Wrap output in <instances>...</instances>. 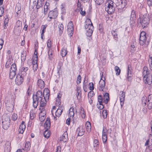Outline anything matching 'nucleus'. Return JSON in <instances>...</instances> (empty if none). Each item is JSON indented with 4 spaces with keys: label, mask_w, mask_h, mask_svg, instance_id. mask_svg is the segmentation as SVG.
Segmentation results:
<instances>
[{
    "label": "nucleus",
    "mask_w": 152,
    "mask_h": 152,
    "mask_svg": "<svg viewBox=\"0 0 152 152\" xmlns=\"http://www.w3.org/2000/svg\"><path fill=\"white\" fill-rule=\"evenodd\" d=\"M97 107L100 110H102L103 109L104 107L102 103H99L97 104Z\"/></svg>",
    "instance_id": "nucleus-52"
},
{
    "label": "nucleus",
    "mask_w": 152,
    "mask_h": 152,
    "mask_svg": "<svg viewBox=\"0 0 152 152\" xmlns=\"http://www.w3.org/2000/svg\"><path fill=\"white\" fill-rule=\"evenodd\" d=\"M58 28L59 34L61 35L63 32L64 28V26L62 24H60L58 26Z\"/></svg>",
    "instance_id": "nucleus-23"
},
{
    "label": "nucleus",
    "mask_w": 152,
    "mask_h": 152,
    "mask_svg": "<svg viewBox=\"0 0 152 152\" xmlns=\"http://www.w3.org/2000/svg\"><path fill=\"white\" fill-rule=\"evenodd\" d=\"M11 150L10 144L8 143L5 144V151L7 152H10Z\"/></svg>",
    "instance_id": "nucleus-30"
},
{
    "label": "nucleus",
    "mask_w": 152,
    "mask_h": 152,
    "mask_svg": "<svg viewBox=\"0 0 152 152\" xmlns=\"http://www.w3.org/2000/svg\"><path fill=\"white\" fill-rule=\"evenodd\" d=\"M33 69L34 71L36 70L37 68V61H33Z\"/></svg>",
    "instance_id": "nucleus-43"
},
{
    "label": "nucleus",
    "mask_w": 152,
    "mask_h": 152,
    "mask_svg": "<svg viewBox=\"0 0 152 152\" xmlns=\"http://www.w3.org/2000/svg\"><path fill=\"white\" fill-rule=\"evenodd\" d=\"M80 0H78L77 3V6L78 9H82L83 8L82 7V4L80 2Z\"/></svg>",
    "instance_id": "nucleus-54"
},
{
    "label": "nucleus",
    "mask_w": 152,
    "mask_h": 152,
    "mask_svg": "<svg viewBox=\"0 0 152 152\" xmlns=\"http://www.w3.org/2000/svg\"><path fill=\"white\" fill-rule=\"evenodd\" d=\"M30 145V143L29 142H26L25 144V148H26L27 150H28L29 149V147Z\"/></svg>",
    "instance_id": "nucleus-62"
},
{
    "label": "nucleus",
    "mask_w": 152,
    "mask_h": 152,
    "mask_svg": "<svg viewBox=\"0 0 152 152\" xmlns=\"http://www.w3.org/2000/svg\"><path fill=\"white\" fill-rule=\"evenodd\" d=\"M26 128V126L24 124H21L19 129L18 131L20 133L23 134Z\"/></svg>",
    "instance_id": "nucleus-21"
},
{
    "label": "nucleus",
    "mask_w": 152,
    "mask_h": 152,
    "mask_svg": "<svg viewBox=\"0 0 152 152\" xmlns=\"http://www.w3.org/2000/svg\"><path fill=\"white\" fill-rule=\"evenodd\" d=\"M61 56L63 57L65 56L67 54V51L66 48H63L62 50L61 51Z\"/></svg>",
    "instance_id": "nucleus-33"
},
{
    "label": "nucleus",
    "mask_w": 152,
    "mask_h": 152,
    "mask_svg": "<svg viewBox=\"0 0 152 152\" xmlns=\"http://www.w3.org/2000/svg\"><path fill=\"white\" fill-rule=\"evenodd\" d=\"M49 58L50 59H51L52 58V56L53 54V52L51 50H49L48 52Z\"/></svg>",
    "instance_id": "nucleus-58"
},
{
    "label": "nucleus",
    "mask_w": 152,
    "mask_h": 152,
    "mask_svg": "<svg viewBox=\"0 0 152 152\" xmlns=\"http://www.w3.org/2000/svg\"><path fill=\"white\" fill-rule=\"evenodd\" d=\"M108 132V130H107L106 127L104 126L103 128L102 135H107V133Z\"/></svg>",
    "instance_id": "nucleus-46"
},
{
    "label": "nucleus",
    "mask_w": 152,
    "mask_h": 152,
    "mask_svg": "<svg viewBox=\"0 0 152 152\" xmlns=\"http://www.w3.org/2000/svg\"><path fill=\"white\" fill-rule=\"evenodd\" d=\"M103 2V0H96L95 3L98 5H100Z\"/></svg>",
    "instance_id": "nucleus-60"
},
{
    "label": "nucleus",
    "mask_w": 152,
    "mask_h": 152,
    "mask_svg": "<svg viewBox=\"0 0 152 152\" xmlns=\"http://www.w3.org/2000/svg\"><path fill=\"white\" fill-rule=\"evenodd\" d=\"M147 98L145 96H143L142 99V103L143 106H145L147 105Z\"/></svg>",
    "instance_id": "nucleus-38"
},
{
    "label": "nucleus",
    "mask_w": 152,
    "mask_h": 152,
    "mask_svg": "<svg viewBox=\"0 0 152 152\" xmlns=\"http://www.w3.org/2000/svg\"><path fill=\"white\" fill-rule=\"evenodd\" d=\"M37 85L41 88H43L45 86L44 81L41 79H39L37 81Z\"/></svg>",
    "instance_id": "nucleus-19"
},
{
    "label": "nucleus",
    "mask_w": 152,
    "mask_h": 152,
    "mask_svg": "<svg viewBox=\"0 0 152 152\" xmlns=\"http://www.w3.org/2000/svg\"><path fill=\"white\" fill-rule=\"evenodd\" d=\"M63 109L58 108L56 112V115L58 117H59L63 112Z\"/></svg>",
    "instance_id": "nucleus-29"
},
{
    "label": "nucleus",
    "mask_w": 152,
    "mask_h": 152,
    "mask_svg": "<svg viewBox=\"0 0 152 152\" xmlns=\"http://www.w3.org/2000/svg\"><path fill=\"white\" fill-rule=\"evenodd\" d=\"M16 71L10 70L9 77L10 79H12L16 75Z\"/></svg>",
    "instance_id": "nucleus-35"
},
{
    "label": "nucleus",
    "mask_w": 152,
    "mask_h": 152,
    "mask_svg": "<svg viewBox=\"0 0 152 152\" xmlns=\"http://www.w3.org/2000/svg\"><path fill=\"white\" fill-rule=\"evenodd\" d=\"M93 146L95 149L97 150L99 146V143L98 139H95L93 140Z\"/></svg>",
    "instance_id": "nucleus-22"
},
{
    "label": "nucleus",
    "mask_w": 152,
    "mask_h": 152,
    "mask_svg": "<svg viewBox=\"0 0 152 152\" xmlns=\"http://www.w3.org/2000/svg\"><path fill=\"white\" fill-rule=\"evenodd\" d=\"M103 99L104 102L105 104H107L109 100V94L108 93H105L104 94Z\"/></svg>",
    "instance_id": "nucleus-17"
},
{
    "label": "nucleus",
    "mask_w": 152,
    "mask_h": 152,
    "mask_svg": "<svg viewBox=\"0 0 152 152\" xmlns=\"http://www.w3.org/2000/svg\"><path fill=\"white\" fill-rule=\"evenodd\" d=\"M37 49H36L35 50V51L34 52V56L33 58V61H37V60L38 57H37Z\"/></svg>",
    "instance_id": "nucleus-40"
},
{
    "label": "nucleus",
    "mask_w": 152,
    "mask_h": 152,
    "mask_svg": "<svg viewBox=\"0 0 152 152\" xmlns=\"http://www.w3.org/2000/svg\"><path fill=\"white\" fill-rule=\"evenodd\" d=\"M50 122L49 118H47L45 124V126L47 129H48L50 127Z\"/></svg>",
    "instance_id": "nucleus-18"
},
{
    "label": "nucleus",
    "mask_w": 152,
    "mask_h": 152,
    "mask_svg": "<svg viewBox=\"0 0 152 152\" xmlns=\"http://www.w3.org/2000/svg\"><path fill=\"white\" fill-rule=\"evenodd\" d=\"M150 18L148 15H144L143 16L142 20L140 19V23H141L142 27L143 28L148 27L150 21Z\"/></svg>",
    "instance_id": "nucleus-6"
},
{
    "label": "nucleus",
    "mask_w": 152,
    "mask_h": 152,
    "mask_svg": "<svg viewBox=\"0 0 152 152\" xmlns=\"http://www.w3.org/2000/svg\"><path fill=\"white\" fill-rule=\"evenodd\" d=\"M4 7H0V17L2 16L4 12Z\"/></svg>",
    "instance_id": "nucleus-56"
},
{
    "label": "nucleus",
    "mask_w": 152,
    "mask_h": 152,
    "mask_svg": "<svg viewBox=\"0 0 152 152\" xmlns=\"http://www.w3.org/2000/svg\"><path fill=\"white\" fill-rule=\"evenodd\" d=\"M26 54H24V53H22L21 55V60L22 61H24L26 58Z\"/></svg>",
    "instance_id": "nucleus-61"
},
{
    "label": "nucleus",
    "mask_w": 152,
    "mask_h": 152,
    "mask_svg": "<svg viewBox=\"0 0 152 152\" xmlns=\"http://www.w3.org/2000/svg\"><path fill=\"white\" fill-rule=\"evenodd\" d=\"M28 69V68L27 67H22L20 69V72L19 73L25 76L26 75L27 73L26 72Z\"/></svg>",
    "instance_id": "nucleus-16"
},
{
    "label": "nucleus",
    "mask_w": 152,
    "mask_h": 152,
    "mask_svg": "<svg viewBox=\"0 0 152 152\" xmlns=\"http://www.w3.org/2000/svg\"><path fill=\"white\" fill-rule=\"evenodd\" d=\"M126 4V1L125 0H119L117 1L115 5L117 9L120 11H121Z\"/></svg>",
    "instance_id": "nucleus-7"
},
{
    "label": "nucleus",
    "mask_w": 152,
    "mask_h": 152,
    "mask_svg": "<svg viewBox=\"0 0 152 152\" xmlns=\"http://www.w3.org/2000/svg\"><path fill=\"white\" fill-rule=\"evenodd\" d=\"M43 134L45 137L47 138H48L50 136V131L48 130V129H46V130L45 131Z\"/></svg>",
    "instance_id": "nucleus-31"
},
{
    "label": "nucleus",
    "mask_w": 152,
    "mask_h": 152,
    "mask_svg": "<svg viewBox=\"0 0 152 152\" xmlns=\"http://www.w3.org/2000/svg\"><path fill=\"white\" fill-rule=\"evenodd\" d=\"M111 33L113 36V38L116 41H117L118 39V37L117 33L116 31V30H115L112 31Z\"/></svg>",
    "instance_id": "nucleus-28"
},
{
    "label": "nucleus",
    "mask_w": 152,
    "mask_h": 152,
    "mask_svg": "<svg viewBox=\"0 0 152 152\" xmlns=\"http://www.w3.org/2000/svg\"><path fill=\"white\" fill-rule=\"evenodd\" d=\"M57 98L58 99L56 100V102H58V104H61V100L60 98H61V96L60 94H58L57 95Z\"/></svg>",
    "instance_id": "nucleus-55"
},
{
    "label": "nucleus",
    "mask_w": 152,
    "mask_h": 152,
    "mask_svg": "<svg viewBox=\"0 0 152 152\" xmlns=\"http://www.w3.org/2000/svg\"><path fill=\"white\" fill-rule=\"evenodd\" d=\"M131 69L132 68L130 66H128L127 69V78L129 81L131 80Z\"/></svg>",
    "instance_id": "nucleus-15"
},
{
    "label": "nucleus",
    "mask_w": 152,
    "mask_h": 152,
    "mask_svg": "<svg viewBox=\"0 0 152 152\" xmlns=\"http://www.w3.org/2000/svg\"><path fill=\"white\" fill-rule=\"evenodd\" d=\"M87 24L85 25V27L86 31V35L88 37H90L92 35L94 27L90 19H87Z\"/></svg>",
    "instance_id": "nucleus-3"
},
{
    "label": "nucleus",
    "mask_w": 152,
    "mask_h": 152,
    "mask_svg": "<svg viewBox=\"0 0 152 152\" xmlns=\"http://www.w3.org/2000/svg\"><path fill=\"white\" fill-rule=\"evenodd\" d=\"M115 4L111 0H109L105 4V10L109 14H111L114 12L115 10L114 5Z\"/></svg>",
    "instance_id": "nucleus-4"
},
{
    "label": "nucleus",
    "mask_w": 152,
    "mask_h": 152,
    "mask_svg": "<svg viewBox=\"0 0 152 152\" xmlns=\"http://www.w3.org/2000/svg\"><path fill=\"white\" fill-rule=\"evenodd\" d=\"M85 126L87 132H90L91 129V126L90 122L88 121L87 122Z\"/></svg>",
    "instance_id": "nucleus-26"
},
{
    "label": "nucleus",
    "mask_w": 152,
    "mask_h": 152,
    "mask_svg": "<svg viewBox=\"0 0 152 152\" xmlns=\"http://www.w3.org/2000/svg\"><path fill=\"white\" fill-rule=\"evenodd\" d=\"M44 0H38L37 2L35 1L33 2V3H35V4H37L41 7H42L44 4Z\"/></svg>",
    "instance_id": "nucleus-32"
},
{
    "label": "nucleus",
    "mask_w": 152,
    "mask_h": 152,
    "mask_svg": "<svg viewBox=\"0 0 152 152\" xmlns=\"http://www.w3.org/2000/svg\"><path fill=\"white\" fill-rule=\"evenodd\" d=\"M85 127L82 126H80L78 128L77 130V132H78L79 136H82L85 132Z\"/></svg>",
    "instance_id": "nucleus-13"
},
{
    "label": "nucleus",
    "mask_w": 152,
    "mask_h": 152,
    "mask_svg": "<svg viewBox=\"0 0 152 152\" xmlns=\"http://www.w3.org/2000/svg\"><path fill=\"white\" fill-rule=\"evenodd\" d=\"M149 59L148 62L149 64V67L151 70H152V57L150 55L149 56Z\"/></svg>",
    "instance_id": "nucleus-37"
},
{
    "label": "nucleus",
    "mask_w": 152,
    "mask_h": 152,
    "mask_svg": "<svg viewBox=\"0 0 152 152\" xmlns=\"http://www.w3.org/2000/svg\"><path fill=\"white\" fill-rule=\"evenodd\" d=\"M51 40L49 39L48 41L47 46L48 48H50L51 47Z\"/></svg>",
    "instance_id": "nucleus-64"
},
{
    "label": "nucleus",
    "mask_w": 152,
    "mask_h": 152,
    "mask_svg": "<svg viewBox=\"0 0 152 152\" xmlns=\"http://www.w3.org/2000/svg\"><path fill=\"white\" fill-rule=\"evenodd\" d=\"M49 8V4L48 2L47 1L45 3V4L44 6V13L45 14H46L47 12L48 11Z\"/></svg>",
    "instance_id": "nucleus-20"
},
{
    "label": "nucleus",
    "mask_w": 152,
    "mask_h": 152,
    "mask_svg": "<svg viewBox=\"0 0 152 152\" xmlns=\"http://www.w3.org/2000/svg\"><path fill=\"white\" fill-rule=\"evenodd\" d=\"M21 9V6L20 4L17 3L16 5L15 8V11H16V13L18 15L20 12V10Z\"/></svg>",
    "instance_id": "nucleus-24"
},
{
    "label": "nucleus",
    "mask_w": 152,
    "mask_h": 152,
    "mask_svg": "<svg viewBox=\"0 0 152 152\" xmlns=\"http://www.w3.org/2000/svg\"><path fill=\"white\" fill-rule=\"evenodd\" d=\"M146 39V33L144 31H142L140 34V45H143L145 44Z\"/></svg>",
    "instance_id": "nucleus-8"
},
{
    "label": "nucleus",
    "mask_w": 152,
    "mask_h": 152,
    "mask_svg": "<svg viewBox=\"0 0 152 152\" xmlns=\"http://www.w3.org/2000/svg\"><path fill=\"white\" fill-rule=\"evenodd\" d=\"M115 71L116 72V75H120L121 72V70L117 66H116L115 67Z\"/></svg>",
    "instance_id": "nucleus-45"
},
{
    "label": "nucleus",
    "mask_w": 152,
    "mask_h": 152,
    "mask_svg": "<svg viewBox=\"0 0 152 152\" xmlns=\"http://www.w3.org/2000/svg\"><path fill=\"white\" fill-rule=\"evenodd\" d=\"M2 126L3 128L5 130L8 129L10 125V118L9 116L6 115L3 116L2 118Z\"/></svg>",
    "instance_id": "nucleus-5"
},
{
    "label": "nucleus",
    "mask_w": 152,
    "mask_h": 152,
    "mask_svg": "<svg viewBox=\"0 0 152 152\" xmlns=\"http://www.w3.org/2000/svg\"><path fill=\"white\" fill-rule=\"evenodd\" d=\"M32 98L33 99V106L34 108H36L38 105L39 102V101L34 97H32Z\"/></svg>",
    "instance_id": "nucleus-25"
},
{
    "label": "nucleus",
    "mask_w": 152,
    "mask_h": 152,
    "mask_svg": "<svg viewBox=\"0 0 152 152\" xmlns=\"http://www.w3.org/2000/svg\"><path fill=\"white\" fill-rule=\"evenodd\" d=\"M98 100L99 103H102L104 102L102 96L101 95H99L98 97Z\"/></svg>",
    "instance_id": "nucleus-48"
},
{
    "label": "nucleus",
    "mask_w": 152,
    "mask_h": 152,
    "mask_svg": "<svg viewBox=\"0 0 152 152\" xmlns=\"http://www.w3.org/2000/svg\"><path fill=\"white\" fill-rule=\"evenodd\" d=\"M148 107L149 109L152 108V94H150L148 97Z\"/></svg>",
    "instance_id": "nucleus-14"
},
{
    "label": "nucleus",
    "mask_w": 152,
    "mask_h": 152,
    "mask_svg": "<svg viewBox=\"0 0 152 152\" xmlns=\"http://www.w3.org/2000/svg\"><path fill=\"white\" fill-rule=\"evenodd\" d=\"M136 18V12L134 10H132L131 15H130V18L132 19H135Z\"/></svg>",
    "instance_id": "nucleus-39"
},
{
    "label": "nucleus",
    "mask_w": 152,
    "mask_h": 152,
    "mask_svg": "<svg viewBox=\"0 0 152 152\" xmlns=\"http://www.w3.org/2000/svg\"><path fill=\"white\" fill-rule=\"evenodd\" d=\"M107 110H104L102 113L103 117L104 118H107Z\"/></svg>",
    "instance_id": "nucleus-49"
},
{
    "label": "nucleus",
    "mask_w": 152,
    "mask_h": 152,
    "mask_svg": "<svg viewBox=\"0 0 152 152\" xmlns=\"http://www.w3.org/2000/svg\"><path fill=\"white\" fill-rule=\"evenodd\" d=\"M80 114L82 118H85L86 117V113L84 111L82 107L80 109Z\"/></svg>",
    "instance_id": "nucleus-44"
},
{
    "label": "nucleus",
    "mask_w": 152,
    "mask_h": 152,
    "mask_svg": "<svg viewBox=\"0 0 152 152\" xmlns=\"http://www.w3.org/2000/svg\"><path fill=\"white\" fill-rule=\"evenodd\" d=\"M103 76V74H102V76H101V78L99 82L98 87L99 90L101 91H104V89L105 86V82L104 81L105 79L104 78V80L102 79V76Z\"/></svg>",
    "instance_id": "nucleus-11"
},
{
    "label": "nucleus",
    "mask_w": 152,
    "mask_h": 152,
    "mask_svg": "<svg viewBox=\"0 0 152 152\" xmlns=\"http://www.w3.org/2000/svg\"><path fill=\"white\" fill-rule=\"evenodd\" d=\"M125 93L123 91H120L119 93L120 99L121 107H122L125 100Z\"/></svg>",
    "instance_id": "nucleus-12"
},
{
    "label": "nucleus",
    "mask_w": 152,
    "mask_h": 152,
    "mask_svg": "<svg viewBox=\"0 0 152 152\" xmlns=\"http://www.w3.org/2000/svg\"><path fill=\"white\" fill-rule=\"evenodd\" d=\"M67 29H71V30H73V25L72 22H69L68 24Z\"/></svg>",
    "instance_id": "nucleus-42"
},
{
    "label": "nucleus",
    "mask_w": 152,
    "mask_h": 152,
    "mask_svg": "<svg viewBox=\"0 0 152 152\" xmlns=\"http://www.w3.org/2000/svg\"><path fill=\"white\" fill-rule=\"evenodd\" d=\"M46 91H47V92L45 91V95L46 96H45V99L46 100V101L47 100V99L48 100L49 99V93L48 92V90H46Z\"/></svg>",
    "instance_id": "nucleus-57"
},
{
    "label": "nucleus",
    "mask_w": 152,
    "mask_h": 152,
    "mask_svg": "<svg viewBox=\"0 0 152 152\" xmlns=\"http://www.w3.org/2000/svg\"><path fill=\"white\" fill-rule=\"evenodd\" d=\"M45 91H44L43 93V96L42 95L41 91H37L36 94L35 95H33V97H34L35 99H36L39 101L40 104V108L39 109L40 110L41 109L40 107H43L46 105V100L45 97Z\"/></svg>",
    "instance_id": "nucleus-1"
},
{
    "label": "nucleus",
    "mask_w": 152,
    "mask_h": 152,
    "mask_svg": "<svg viewBox=\"0 0 152 152\" xmlns=\"http://www.w3.org/2000/svg\"><path fill=\"white\" fill-rule=\"evenodd\" d=\"M67 135L66 134H64L60 137V140L63 141L64 142H65L67 140Z\"/></svg>",
    "instance_id": "nucleus-27"
},
{
    "label": "nucleus",
    "mask_w": 152,
    "mask_h": 152,
    "mask_svg": "<svg viewBox=\"0 0 152 152\" xmlns=\"http://www.w3.org/2000/svg\"><path fill=\"white\" fill-rule=\"evenodd\" d=\"M58 15V11L56 9H54L52 11H50L48 14V17L51 20L52 19H55L57 16Z\"/></svg>",
    "instance_id": "nucleus-10"
},
{
    "label": "nucleus",
    "mask_w": 152,
    "mask_h": 152,
    "mask_svg": "<svg viewBox=\"0 0 152 152\" xmlns=\"http://www.w3.org/2000/svg\"><path fill=\"white\" fill-rule=\"evenodd\" d=\"M10 70L13 71H17L16 65L15 63H13L11 66Z\"/></svg>",
    "instance_id": "nucleus-41"
},
{
    "label": "nucleus",
    "mask_w": 152,
    "mask_h": 152,
    "mask_svg": "<svg viewBox=\"0 0 152 152\" xmlns=\"http://www.w3.org/2000/svg\"><path fill=\"white\" fill-rule=\"evenodd\" d=\"M90 86L89 88V89L91 91H92L94 89V84L92 83H90L89 84Z\"/></svg>",
    "instance_id": "nucleus-63"
},
{
    "label": "nucleus",
    "mask_w": 152,
    "mask_h": 152,
    "mask_svg": "<svg viewBox=\"0 0 152 152\" xmlns=\"http://www.w3.org/2000/svg\"><path fill=\"white\" fill-rule=\"evenodd\" d=\"M9 21V18L7 17L4 20V28L6 29L7 28L8 26V23Z\"/></svg>",
    "instance_id": "nucleus-34"
},
{
    "label": "nucleus",
    "mask_w": 152,
    "mask_h": 152,
    "mask_svg": "<svg viewBox=\"0 0 152 152\" xmlns=\"http://www.w3.org/2000/svg\"><path fill=\"white\" fill-rule=\"evenodd\" d=\"M143 75L144 76L143 80L144 83L149 85L151 84L152 83V76L149 73L147 67H144Z\"/></svg>",
    "instance_id": "nucleus-2"
},
{
    "label": "nucleus",
    "mask_w": 152,
    "mask_h": 152,
    "mask_svg": "<svg viewBox=\"0 0 152 152\" xmlns=\"http://www.w3.org/2000/svg\"><path fill=\"white\" fill-rule=\"evenodd\" d=\"M18 118L17 115L15 113H13L12 115V119L13 121L16 120Z\"/></svg>",
    "instance_id": "nucleus-51"
},
{
    "label": "nucleus",
    "mask_w": 152,
    "mask_h": 152,
    "mask_svg": "<svg viewBox=\"0 0 152 152\" xmlns=\"http://www.w3.org/2000/svg\"><path fill=\"white\" fill-rule=\"evenodd\" d=\"M81 77L80 75H79L77 77V80L76 81L77 84H80L81 83Z\"/></svg>",
    "instance_id": "nucleus-53"
},
{
    "label": "nucleus",
    "mask_w": 152,
    "mask_h": 152,
    "mask_svg": "<svg viewBox=\"0 0 152 152\" xmlns=\"http://www.w3.org/2000/svg\"><path fill=\"white\" fill-rule=\"evenodd\" d=\"M45 113V112L43 115H42V113H39V120L41 122L43 121L45 118V115L46 114Z\"/></svg>",
    "instance_id": "nucleus-36"
},
{
    "label": "nucleus",
    "mask_w": 152,
    "mask_h": 152,
    "mask_svg": "<svg viewBox=\"0 0 152 152\" xmlns=\"http://www.w3.org/2000/svg\"><path fill=\"white\" fill-rule=\"evenodd\" d=\"M30 118L31 120H33L34 118V117L35 116V113H34V111L33 110L30 111Z\"/></svg>",
    "instance_id": "nucleus-47"
},
{
    "label": "nucleus",
    "mask_w": 152,
    "mask_h": 152,
    "mask_svg": "<svg viewBox=\"0 0 152 152\" xmlns=\"http://www.w3.org/2000/svg\"><path fill=\"white\" fill-rule=\"evenodd\" d=\"M68 34L70 37H71L73 34V30L71 29H67Z\"/></svg>",
    "instance_id": "nucleus-50"
},
{
    "label": "nucleus",
    "mask_w": 152,
    "mask_h": 152,
    "mask_svg": "<svg viewBox=\"0 0 152 152\" xmlns=\"http://www.w3.org/2000/svg\"><path fill=\"white\" fill-rule=\"evenodd\" d=\"M107 139V135H102V140L104 143L106 142Z\"/></svg>",
    "instance_id": "nucleus-59"
},
{
    "label": "nucleus",
    "mask_w": 152,
    "mask_h": 152,
    "mask_svg": "<svg viewBox=\"0 0 152 152\" xmlns=\"http://www.w3.org/2000/svg\"><path fill=\"white\" fill-rule=\"evenodd\" d=\"M25 76L18 73L16 76L15 79V82L16 84L18 85H21L23 82V78Z\"/></svg>",
    "instance_id": "nucleus-9"
}]
</instances>
